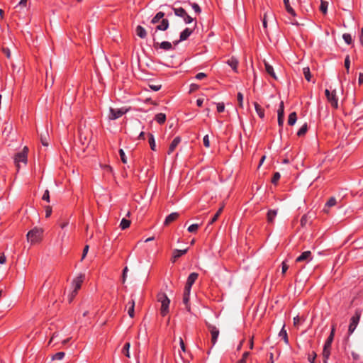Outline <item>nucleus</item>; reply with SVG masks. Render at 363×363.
Returning a JSON list of instances; mask_svg holds the SVG:
<instances>
[{"instance_id":"obj_45","label":"nucleus","mask_w":363,"mask_h":363,"mask_svg":"<svg viewBox=\"0 0 363 363\" xmlns=\"http://www.w3.org/2000/svg\"><path fill=\"white\" fill-rule=\"evenodd\" d=\"M280 177H281V175L279 172H275L272 179V183L274 184H276L277 183V182L279 181V179H280Z\"/></svg>"},{"instance_id":"obj_1","label":"nucleus","mask_w":363,"mask_h":363,"mask_svg":"<svg viewBox=\"0 0 363 363\" xmlns=\"http://www.w3.org/2000/svg\"><path fill=\"white\" fill-rule=\"evenodd\" d=\"M28 147L27 146H25L23 150L17 152L13 156V161L14 164H16L17 172L20 169V163L22 162L23 164H26L28 162Z\"/></svg>"},{"instance_id":"obj_44","label":"nucleus","mask_w":363,"mask_h":363,"mask_svg":"<svg viewBox=\"0 0 363 363\" xmlns=\"http://www.w3.org/2000/svg\"><path fill=\"white\" fill-rule=\"evenodd\" d=\"M284 102L281 101L280 103V106H279V108L278 109V116H281V117H284Z\"/></svg>"},{"instance_id":"obj_31","label":"nucleus","mask_w":363,"mask_h":363,"mask_svg":"<svg viewBox=\"0 0 363 363\" xmlns=\"http://www.w3.org/2000/svg\"><path fill=\"white\" fill-rule=\"evenodd\" d=\"M330 348L323 347V363H327V361L330 357Z\"/></svg>"},{"instance_id":"obj_47","label":"nucleus","mask_w":363,"mask_h":363,"mask_svg":"<svg viewBox=\"0 0 363 363\" xmlns=\"http://www.w3.org/2000/svg\"><path fill=\"white\" fill-rule=\"evenodd\" d=\"M119 154H120V157H121V161L123 162V163H124V164L127 163V159H126V157H125L123 150L120 149Z\"/></svg>"},{"instance_id":"obj_46","label":"nucleus","mask_w":363,"mask_h":363,"mask_svg":"<svg viewBox=\"0 0 363 363\" xmlns=\"http://www.w3.org/2000/svg\"><path fill=\"white\" fill-rule=\"evenodd\" d=\"M47 136L48 135L46 134H45V135L41 134L40 135V141H41L43 145H44V146H48V140H47Z\"/></svg>"},{"instance_id":"obj_15","label":"nucleus","mask_w":363,"mask_h":363,"mask_svg":"<svg viewBox=\"0 0 363 363\" xmlns=\"http://www.w3.org/2000/svg\"><path fill=\"white\" fill-rule=\"evenodd\" d=\"M311 259V252L305 251L299 257L296 258V262H301L303 261H308Z\"/></svg>"},{"instance_id":"obj_64","label":"nucleus","mask_w":363,"mask_h":363,"mask_svg":"<svg viewBox=\"0 0 363 363\" xmlns=\"http://www.w3.org/2000/svg\"><path fill=\"white\" fill-rule=\"evenodd\" d=\"M199 85L196 84H191V86H190V91L192 92V91H194L196 90H197L199 89Z\"/></svg>"},{"instance_id":"obj_39","label":"nucleus","mask_w":363,"mask_h":363,"mask_svg":"<svg viewBox=\"0 0 363 363\" xmlns=\"http://www.w3.org/2000/svg\"><path fill=\"white\" fill-rule=\"evenodd\" d=\"M307 130H308L307 124L305 123L300 128V129L297 132V135L299 137L304 135L306 134V133L307 132Z\"/></svg>"},{"instance_id":"obj_36","label":"nucleus","mask_w":363,"mask_h":363,"mask_svg":"<svg viewBox=\"0 0 363 363\" xmlns=\"http://www.w3.org/2000/svg\"><path fill=\"white\" fill-rule=\"evenodd\" d=\"M279 337H282L284 340L285 343L288 344L289 340H288V335L286 330L284 329V325L283 326L282 329L279 333Z\"/></svg>"},{"instance_id":"obj_58","label":"nucleus","mask_w":363,"mask_h":363,"mask_svg":"<svg viewBox=\"0 0 363 363\" xmlns=\"http://www.w3.org/2000/svg\"><path fill=\"white\" fill-rule=\"evenodd\" d=\"M191 6H192V8L195 11L196 13H201L200 6L197 4L194 3V4H191Z\"/></svg>"},{"instance_id":"obj_20","label":"nucleus","mask_w":363,"mask_h":363,"mask_svg":"<svg viewBox=\"0 0 363 363\" xmlns=\"http://www.w3.org/2000/svg\"><path fill=\"white\" fill-rule=\"evenodd\" d=\"M193 29L186 28H185L180 34V40H186L190 35L192 33Z\"/></svg>"},{"instance_id":"obj_38","label":"nucleus","mask_w":363,"mask_h":363,"mask_svg":"<svg viewBox=\"0 0 363 363\" xmlns=\"http://www.w3.org/2000/svg\"><path fill=\"white\" fill-rule=\"evenodd\" d=\"M303 73L304 74V77H305L306 79L308 82H310L311 79V74L309 67H303Z\"/></svg>"},{"instance_id":"obj_17","label":"nucleus","mask_w":363,"mask_h":363,"mask_svg":"<svg viewBox=\"0 0 363 363\" xmlns=\"http://www.w3.org/2000/svg\"><path fill=\"white\" fill-rule=\"evenodd\" d=\"M265 70L268 74L272 77L274 79H277L276 74L274 71L273 67L270 65L266 60H264Z\"/></svg>"},{"instance_id":"obj_29","label":"nucleus","mask_w":363,"mask_h":363,"mask_svg":"<svg viewBox=\"0 0 363 363\" xmlns=\"http://www.w3.org/2000/svg\"><path fill=\"white\" fill-rule=\"evenodd\" d=\"M164 13L163 12H158L151 20V23L156 24L157 23L160 19H164Z\"/></svg>"},{"instance_id":"obj_59","label":"nucleus","mask_w":363,"mask_h":363,"mask_svg":"<svg viewBox=\"0 0 363 363\" xmlns=\"http://www.w3.org/2000/svg\"><path fill=\"white\" fill-rule=\"evenodd\" d=\"M203 142L205 147H208L210 146L209 139L207 135L204 136Z\"/></svg>"},{"instance_id":"obj_43","label":"nucleus","mask_w":363,"mask_h":363,"mask_svg":"<svg viewBox=\"0 0 363 363\" xmlns=\"http://www.w3.org/2000/svg\"><path fill=\"white\" fill-rule=\"evenodd\" d=\"M342 38L347 44L350 45L352 43V40L350 34L345 33L343 34Z\"/></svg>"},{"instance_id":"obj_55","label":"nucleus","mask_w":363,"mask_h":363,"mask_svg":"<svg viewBox=\"0 0 363 363\" xmlns=\"http://www.w3.org/2000/svg\"><path fill=\"white\" fill-rule=\"evenodd\" d=\"M238 102H239V106H240V107H242V105H243V104H242V101H243V95H242V93H240V92H239V93L238 94Z\"/></svg>"},{"instance_id":"obj_50","label":"nucleus","mask_w":363,"mask_h":363,"mask_svg":"<svg viewBox=\"0 0 363 363\" xmlns=\"http://www.w3.org/2000/svg\"><path fill=\"white\" fill-rule=\"evenodd\" d=\"M350 65V57H349V55H347L345 59V67L347 72H349Z\"/></svg>"},{"instance_id":"obj_9","label":"nucleus","mask_w":363,"mask_h":363,"mask_svg":"<svg viewBox=\"0 0 363 363\" xmlns=\"http://www.w3.org/2000/svg\"><path fill=\"white\" fill-rule=\"evenodd\" d=\"M208 330L211 334V342L213 345H214L217 341L218 337L219 335L218 329L213 325L208 324L207 325Z\"/></svg>"},{"instance_id":"obj_19","label":"nucleus","mask_w":363,"mask_h":363,"mask_svg":"<svg viewBox=\"0 0 363 363\" xmlns=\"http://www.w3.org/2000/svg\"><path fill=\"white\" fill-rule=\"evenodd\" d=\"M337 203L336 199L335 197H330L328 202L325 203L323 211L326 213H328V208L334 206Z\"/></svg>"},{"instance_id":"obj_4","label":"nucleus","mask_w":363,"mask_h":363,"mask_svg":"<svg viewBox=\"0 0 363 363\" xmlns=\"http://www.w3.org/2000/svg\"><path fill=\"white\" fill-rule=\"evenodd\" d=\"M78 133L80 143L82 145H85L91 135V131L89 128H86L85 125H81L79 128Z\"/></svg>"},{"instance_id":"obj_11","label":"nucleus","mask_w":363,"mask_h":363,"mask_svg":"<svg viewBox=\"0 0 363 363\" xmlns=\"http://www.w3.org/2000/svg\"><path fill=\"white\" fill-rule=\"evenodd\" d=\"M198 277H199V274L196 272H193V273L190 274L187 279L186 284L184 289H186L187 291H191V286L194 284V282L197 279Z\"/></svg>"},{"instance_id":"obj_5","label":"nucleus","mask_w":363,"mask_h":363,"mask_svg":"<svg viewBox=\"0 0 363 363\" xmlns=\"http://www.w3.org/2000/svg\"><path fill=\"white\" fill-rule=\"evenodd\" d=\"M174 13L176 16L182 18L186 23H191L194 18L188 15L186 11L182 7H172Z\"/></svg>"},{"instance_id":"obj_28","label":"nucleus","mask_w":363,"mask_h":363,"mask_svg":"<svg viewBox=\"0 0 363 363\" xmlns=\"http://www.w3.org/2000/svg\"><path fill=\"white\" fill-rule=\"evenodd\" d=\"M227 63L233 69L235 72H238L237 67L238 65V61L235 57H231L228 60Z\"/></svg>"},{"instance_id":"obj_10","label":"nucleus","mask_w":363,"mask_h":363,"mask_svg":"<svg viewBox=\"0 0 363 363\" xmlns=\"http://www.w3.org/2000/svg\"><path fill=\"white\" fill-rule=\"evenodd\" d=\"M153 46L155 49L161 48L164 50H170L173 48L172 43L168 41H163L160 43L155 40Z\"/></svg>"},{"instance_id":"obj_2","label":"nucleus","mask_w":363,"mask_h":363,"mask_svg":"<svg viewBox=\"0 0 363 363\" xmlns=\"http://www.w3.org/2000/svg\"><path fill=\"white\" fill-rule=\"evenodd\" d=\"M43 230L42 228H34L27 233V240L31 244L39 242L42 240Z\"/></svg>"},{"instance_id":"obj_23","label":"nucleus","mask_w":363,"mask_h":363,"mask_svg":"<svg viewBox=\"0 0 363 363\" xmlns=\"http://www.w3.org/2000/svg\"><path fill=\"white\" fill-rule=\"evenodd\" d=\"M190 291H187L186 289H184L183 296V302L186 305V308L189 311H190V306L188 304L189 301Z\"/></svg>"},{"instance_id":"obj_33","label":"nucleus","mask_w":363,"mask_h":363,"mask_svg":"<svg viewBox=\"0 0 363 363\" xmlns=\"http://www.w3.org/2000/svg\"><path fill=\"white\" fill-rule=\"evenodd\" d=\"M328 6V2L324 0H320V10L323 13L325 14L327 13Z\"/></svg>"},{"instance_id":"obj_8","label":"nucleus","mask_w":363,"mask_h":363,"mask_svg":"<svg viewBox=\"0 0 363 363\" xmlns=\"http://www.w3.org/2000/svg\"><path fill=\"white\" fill-rule=\"evenodd\" d=\"M169 27V21L167 19H162L161 23L157 25L155 30L152 32L153 41H155V35L158 30H166Z\"/></svg>"},{"instance_id":"obj_48","label":"nucleus","mask_w":363,"mask_h":363,"mask_svg":"<svg viewBox=\"0 0 363 363\" xmlns=\"http://www.w3.org/2000/svg\"><path fill=\"white\" fill-rule=\"evenodd\" d=\"M199 228L198 224H192L188 228V231L189 233H195Z\"/></svg>"},{"instance_id":"obj_21","label":"nucleus","mask_w":363,"mask_h":363,"mask_svg":"<svg viewBox=\"0 0 363 363\" xmlns=\"http://www.w3.org/2000/svg\"><path fill=\"white\" fill-rule=\"evenodd\" d=\"M334 335H335V326H333L331 333H330L329 337H328L327 340L325 341L324 347L331 348V344L333 341Z\"/></svg>"},{"instance_id":"obj_63","label":"nucleus","mask_w":363,"mask_h":363,"mask_svg":"<svg viewBox=\"0 0 363 363\" xmlns=\"http://www.w3.org/2000/svg\"><path fill=\"white\" fill-rule=\"evenodd\" d=\"M282 266V274H285L287 269H289V265L286 264L285 262H283L281 264Z\"/></svg>"},{"instance_id":"obj_49","label":"nucleus","mask_w":363,"mask_h":363,"mask_svg":"<svg viewBox=\"0 0 363 363\" xmlns=\"http://www.w3.org/2000/svg\"><path fill=\"white\" fill-rule=\"evenodd\" d=\"M128 272V267H125L123 269V274H122V282L123 284L125 282Z\"/></svg>"},{"instance_id":"obj_35","label":"nucleus","mask_w":363,"mask_h":363,"mask_svg":"<svg viewBox=\"0 0 363 363\" xmlns=\"http://www.w3.org/2000/svg\"><path fill=\"white\" fill-rule=\"evenodd\" d=\"M148 136H149V144H150V148L152 150L155 151L156 150V148H155L156 145H155V140L154 136L151 133H150L148 135Z\"/></svg>"},{"instance_id":"obj_32","label":"nucleus","mask_w":363,"mask_h":363,"mask_svg":"<svg viewBox=\"0 0 363 363\" xmlns=\"http://www.w3.org/2000/svg\"><path fill=\"white\" fill-rule=\"evenodd\" d=\"M155 120L157 121V122L160 124H162L165 122V120H166V116L164 113H157L156 116H155Z\"/></svg>"},{"instance_id":"obj_52","label":"nucleus","mask_w":363,"mask_h":363,"mask_svg":"<svg viewBox=\"0 0 363 363\" xmlns=\"http://www.w3.org/2000/svg\"><path fill=\"white\" fill-rule=\"evenodd\" d=\"M42 199L46 201L47 202H50V194L48 190H45Z\"/></svg>"},{"instance_id":"obj_60","label":"nucleus","mask_w":363,"mask_h":363,"mask_svg":"<svg viewBox=\"0 0 363 363\" xmlns=\"http://www.w3.org/2000/svg\"><path fill=\"white\" fill-rule=\"evenodd\" d=\"M89 249V246L88 245L84 246V250H83L82 256V259H84V257H86V255L88 253Z\"/></svg>"},{"instance_id":"obj_6","label":"nucleus","mask_w":363,"mask_h":363,"mask_svg":"<svg viewBox=\"0 0 363 363\" xmlns=\"http://www.w3.org/2000/svg\"><path fill=\"white\" fill-rule=\"evenodd\" d=\"M361 317V313L359 311H356L354 315H353L351 318L350 323L348 328V333L349 334L353 333V332L355 330L359 321L360 320Z\"/></svg>"},{"instance_id":"obj_13","label":"nucleus","mask_w":363,"mask_h":363,"mask_svg":"<svg viewBox=\"0 0 363 363\" xmlns=\"http://www.w3.org/2000/svg\"><path fill=\"white\" fill-rule=\"evenodd\" d=\"M84 279V276L81 274L73 281L72 284L74 286V294H77L78 290L81 288Z\"/></svg>"},{"instance_id":"obj_37","label":"nucleus","mask_w":363,"mask_h":363,"mask_svg":"<svg viewBox=\"0 0 363 363\" xmlns=\"http://www.w3.org/2000/svg\"><path fill=\"white\" fill-rule=\"evenodd\" d=\"M130 225V220L125 218H123L120 223V227L122 230L128 228Z\"/></svg>"},{"instance_id":"obj_56","label":"nucleus","mask_w":363,"mask_h":363,"mask_svg":"<svg viewBox=\"0 0 363 363\" xmlns=\"http://www.w3.org/2000/svg\"><path fill=\"white\" fill-rule=\"evenodd\" d=\"M28 0H21L16 7L23 8L27 6Z\"/></svg>"},{"instance_id":"obj_16","label":"nucleus","mask_w":363,"mask_h":363,"mask_svg":"<svg viewBox=\"0 0 363 363\" xmlns=\"http://www.w3.org/2000/svg\"><path fill=\"white\" fill-rule=\"evenodd\" d=\"M180 142H181V138L179 136L176 137L173 140V141L170 144L169 150H168L169 155L172 154L174 151V150L176 149V147H177V145H179V143Z\"/></svg>"},{"instance_id":"obj_7","label":"nucleus","mask_w":363,"mask_h":363,"mask_svg":"<svg viewBox=\"0 0 363 363\" xmlns=\"http://www.w3.org/2000/svg\"><path fill=\"white\" fill-rule=\"evenodd\" d=\"M127 109L124 108H110V113L108 115V118L110 120H116L120 117H121L123 114L127 112Z\"/></svg>"},{"instance_id":"obj_54","label":"nucleus","mask_w":363,"mask_h":363,"mask_svg":"<svg viewBox=\"0 0 363 363\" xmlns=\"http://www.w3.org/2000/svg\"><path fill=\"white\" fill-rule=\"evenodd\" d=\"M52 213V208L50 206H45V217L48 218Z\"/></svg>"},{"instance_id":"obj_40","label":"nucleus","mask_w":363,"mask_h":363,"mask_svg":"<svg viewBox=\"0 0 363 363\" xmlns=\"http://www.w3.org/2000/svg\"><path fill=\"white\" fill-rule=\"evenodd\" d=\"M311 218H312V216H311L309 213L303 216L301 219V226L304 227L306 225V223L308 222V220L311 219Z\"/></svg>"},{"instance_id":"obj_27","label":"nucleus","mask_w":363,"mask_h":363,"mask_svg":"<svg viewBox=\"0 0 363 363\" xmlns=\"http://www.w3.org/2000/svg\"><path fill=\"white\" fill-rule=\"evenodd\" d=\"M254 106H255V111H256L257 113L258 114V116L261 118H263L264 116V109L257 102L254 103Z\"/></svg>"},{"instance_id":"obj_51","label":"nucleus","mask_w":363,"mask_h":363,"mask_svg":"<svg viewBox=\"0 0 363 363\" xmlns=\"http://www.w3.org/2000/svg\"><path fill=\"white\" fill-rule=\"evenodd\" d=\"M250 355V353L248 352H245L242 354V357L240 360L238 361V363H246V359Z\"/></svg>"},{"instance_id":"obj_3","label":"nucleus","mask_w":363,"mask_h":363,"mask_svg":"<svg viewBox=\"0 0 363 363\" xmlns=\"http://www.w3.org/2000/svg\"><path fill=\"white\" fill-rule=\"evenodd\" d=\"M157 301L161 303L160 313L162 316H165L169 312V305L170 300L164 293H159Z\"/></svg>"},{"instance_id":"obj_53","label":"nucleus","mask_w":363,"mask_h":363,"mask_svg":"<svg viewBox=\"0 0 363 363\" xmlns=\"http://www.w3.org/2000/svg\"><path fill=\"white\" fill-rule=\"evenodd\" d=\"M225 110V105L223 103H218L217 104V111L219 113L223 112Z\"/></svg>"},{"instance_id":"obj_25","label":"nucleus","mask_w":363,"mask_h":363,"mask_svg":"<svg viewBox=\"0 0 363 363\" xmlns=\"http://www.w3.org/2000/svg\"><path fill=\"white\" fill-rule=\"evenodd\" d=\"M277 214V211L276 210H269L267 214V221L269 223H272L274 222V219Z\"/></svg>"},{"instance_id":"obj_24","label":"nucleus","mask_w":363,"mask_h":363,"mask_svg":"<svg viewBox=\"0 0 363 363\" xmlns=\"http://www.w3.org/2000/svg\"><path fill=\"white\" fill-rule=\"evenodd\" d=\"M128 313L130 318H133L135 315V301L132 299L130 301L128 302Z\"/></svg>"},{"instance_id":"obj_34","label":"nucleus","mask_w":363,"mask_h":363,"mask_svg":"<svg viewBox=\"0 0 363 363\" xmlns=\"http://www.w3.org/2000/svg\"><path fill=\"white\" fill-rule=\"evenodd\" d=\"M130 342H126L124 346H123V348L122 350V352L128 357V358H130Z\"/></svg>"},{"instance_id":"obj_14","label":"nucleus","mask_w":363,"mask_h":363,"mask_svg":"<svg viewBox=\"0 0 363 363\" xmlns=\"http://www.w3.org/2000/svg\"><path fill=\"white\" fill-rule=\"evenodd\" d=\"M188 251V248L185 249V250H174L173 251V255H172V262H175L176 260L179 257H181L182 255H185Z\"/></svg>"},{"instance_id":"obj_57","label":"nucleus","mask_w":363,"mask_h":363,"mask_svg":"<svg viewBox=\"0 0 363 363\" xmlns=\"http://www.w3.org/2000/svg\"><path fill=\"white\" fill-rule=\"evenodd\" d=\"M315 357L316 354L315 352H313L312 354L308 356V359L311 363H315Z\"/></svg>"},{"instance_id":"obj_12","label":"nucleus","mask_w":363,"mask_h":363,"mask_svg":"<svg viewBox=\"0 0 363 363\" xmlns=\"http://www.w3.org/2000/svg\"><path fill=\"white\" fill-rule=\"evenodd\" d=\"M328 101L333 108H338V99L336 96L335 90H333L331 92V95L329 97H328Z\"/></svg>"},{"instance_id":"obj_42","label":"nucleus","mask_w":363,"mask_h":363,"mask_svg":"<svg viewBox=\"0 0 363 363\" xmlns=\"http://www.w3.org/2000/svg\"><path fill=\"white\" fill-rule=\"evenodd\" d=\"M221 213H222V208H219L218 211H217V213L212 218L211 220L209 222V225H211L214 222H216L218 220V218L220 216Z\"/></svg>"},{"instance_id":"obj_26","label":"nucleus","mask_w":363,"mask_h":363,"mask_svg":"<svg viewBox=\"0 0 363 363\" xmlns=\"http://www.w3.org/2000/svg\"><path fill=\"white\" fill-rule=\"evenodd\" d=\"M284 4L285 9H286V11L291 16H295L296 15V12L293 9V8L291 6V5L289 4V0H284Z\"/></svg>"},{"instance_id":"obj_22","label":"nucleus","mask_w":363,"mask_h":363,"mask_svg":"<svg viewBox=\"0 0 363 363\" xmlns=\"http://www.w3.org/2000/svg\"><path fill=\"white\" fill-rule=\"evenodd\" d=\"M135 32L138 36L140 38H145L147 36L146 30L141 26H138L135 29Z\"/></svg>"},{"instance_id":"obj_18","label":"nucleus","mask_w":363,"mask_h":363,"mask_svg":"<svg viewBox=\"0 0 363 363\" xmlns=\"http://www.w3.org/2000/svg\"><path fill=\"white\" fill-rule=\"evenodd\" d=\"M179 213L177 212L172 213L168 216H167L164 224L165 225H169L172 222L174 221L179 217Z\"/></svg>"},{"instance_id":"obj_61","label":"nucleus","mask_w":363,"mask_h":363,"mask_svg":"<svg viewBox=\"0 0 363 363\" xmlns=\"http://www.w3.org/2000/svg\"><path fill=\"white\" fill-rule=\"evenodd\" d=\"M206 77V74L205 73H203V72H200V73H198L196 75V79H197L198 80H201L203 79H204L205 77Z\"/></svg>"},{"instance_id":"obj_62","label":"nucleus","mask_w":363,"mask_h":363,"mask_svg":"<svg viewBox=\"0 0 363 363\" xmlns=\"http://www.w3.org/2000/svg\"><path fill=\"white\" fill-rule=\"evenodd\" d=\"M2 51L6 55V56L8 57V58H10L11 57V52H10V50L7 48H2Z\"/></svg>"},{"instance_id":"obj_41","label":"nucleus","mask_w":363,"mask_h":363,"mask_svg":"<svg viewBox=\"0 0 363 363\" xmlns=\"http://www.w3.org/2000/svg\"><path fill=\"white\" fill-rule=\"evenodd\" d=\"M65 354L63 352H59L52 356V360H61L65 357Z\"/></svg>"},{"instance_id":"obj_30","label":"nucleus","mask_w":363,"mask_h":363,"mask_svg":"<svg viewBox=\"0 0 363 363\" xmlns=\"http://www.w3.org/2000/svg\"><path fill=\"white\" fill-rule=\"evenodd\" d=\"M297 120L296 113L292 112L289 114V118H288V124L289 125H294Z\"/></svg>"}]
</instances>
